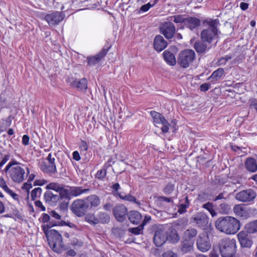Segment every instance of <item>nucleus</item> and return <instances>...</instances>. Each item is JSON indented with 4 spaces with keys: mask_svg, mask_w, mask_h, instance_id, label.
I'll list each match as a JSON object with an SVG mask.
<instances>
[{
    "mask_svg": "<svg viewBox=\"0 0 257 257\" xmlns=\"http://www.w3.org/2000/svg\"><path fill=\"white\" fill-rule=\"evenodd\" d=\"M194 48L198 53L201 54L206 51L207 45L203 41H197L195 43Z\"/></svg>",
    "mask_w": 257,
    "mask_h": 257,
    "instance_id": "37",
    "label": "nucleus"
},
{
    "mask_svg": "<svg viewBox=\"0 0 257 257\" xmlns=\"http://www.w3.org/2000/svg\"><path fill=\"white\" fill-rule=\"evenodd\" d=\"M88 205L84 199H77L72 202L70 209L78 217H82L88 211Z\"/></svg>",
    "mask_w": 257,
    "mask_h": 257,
    "instance_id": "8",
    "label": "nucleus"
},
{
    "mask_svg": "<svg viewBox=\"0 0 257 257\" xmlns=\"http://www.w3.org/2000/svg\"><path fill=\"white\" fill-rule=\"evenodd\" d=\"M231 56L228 55H226L225 57H221L217 62V66L225 65L227 62L231 59Z\"/></svg>",
    "mask_w": 257,
    "mask_h": 257,
    "instance_id": "48",
    "label": "nucleus"
},
{
    "mask_svg": "<svg viewBox=\"0 0 257 257\" xmlns=\"http://www.w3.org/2000/svg\"><path fill=\"white\" fill-rule=\"evenodd\" d=\"M219 212L223 214H228L230 210V206L225 203H221L219 205Z\"/></svg>",
    "mask_w": 257,
    "mask_h": 257,
    "instance_id": "44",
    "label": "nucleus"
},
{
    "mask_svg": "<svg viewBox=\"0 0 257 257\" xmlns=\"http://www.w3.org/2000/svg\"><path fill=\"white\" fill-rule=\"evenodd\" d=\"M11 124V121L9 120H6L3 123L0 125V135L2 133L6 131L8 127Z\"/></svg>",
    "mask_w": 257,
    "mask_h": 257,
    "instance_id": "50",
    "label": "nucleus"
},
{
    "mask_svg": "<svg viewBox=\"0 0 257 257\" xmlns=\"http://www.w3.org/2000/svg\"><path fill=\"white\" fill-rule=\"evenodd\" d=\"M203 229L206 233L200 235L197 240V248L202 251L206 252L211 248V242L209 238V233H211V231L213 229L212 226H205Z\"/></svg>",
    "mask_w": 257,
    "mask_h": 257,
    "instance_id": "5",
    "label": "nucleus"
},
{
    "mask_svg": "<svg viewBox=\"0 0 257 257\" xmlns=\"http://www.w3.org/2000/svg\"><path fill=\"white\" fill-rule=\"evenodd\" d=\"M71 244L74 246L76 249H78L82 247L83 243L81 241H79L77 239H75L72 241Z\"/></svg>",
    "mask_w": 257,
    "mask_h": 257,
    "instance_id": "54",
    "label": "nucleus"
},
{
    "mask_svg": "<svg viewBox=\"0 0 257 257\" xmlns=\"http://www.w3.org/2000/svg\"><path fill=\"white\" fill-rule=\"evenodd\" d=\"M233 211L236 216L238 217H245L247 212L245 209L244 204H239L235 205L233 208Z\"/></svg>",
    "mask_w": 257,
    "mask_h": 257,
    "instance_id": "32",
    "label": "nucleus"
},
{
    "mask_svg": "<svg viewBox=\"0 0 257 257\" xmlns=\"http://www.w3.org/2000/svg\"><path fill=\"white\" fill-rule=\"evenodd\" d=\"M202 24L209 27L201 31V38L203 42L211 43L218 37L217 26L219 24V21L218 19H206L202 21Z\"/></svg>",
    "mask_w": 257,
    "mask_h": 257,
    "instance_id": "3",
    "label": "nucleus"
},
{
    "mask_svg": "<svg viewBox=\"0 0 257 257\" xmlns=\"http://www.w3.org/2000/svg\"><path fill=\"white\" fill-rule=\"evenodd\" d=\"M224 73V70L223 68H218L211 74L208 79L210 80L212 83L215 84L221 78Z\"/></svg>",
    "mask_w": 257,
    "mask_h": 257,
    "instance_id": "29",
    "label": "nucleus"
},
{
    "mask_svg": "<svg viewBox=\"0 0 257 257\" xmlns=\"http://www.w3.org/2000/svg\"><path fill=\"white\" fill-rule=\"evenodd\" d=\"M114 195L115 196L119 197L121 200L134 203L139 206L141 205L140 201H138L136 198L131 194H125L123 192H117L116 193H114Z\"/></svg>",
    "mask_w": 257,
    "mask_h": 257,
    "instance_id": "24",
    "label": "nucleus"
},
{
    "mask_svg": "<svg viewBox=\"0 0 257 257\" xmlns=\"http://www.w3.org/2000/svg\"><path fill=\"white\" fill-rule=\"evenodd\" d=\"M237 237L241 247L250 248L251 246L253 243L252 239L244 231L239 232Z\"/></svg>",
    "mask_w": 257,
    "mask_h": 257,
    "instance_id": "17",
    "label": "nucleus"
},
{
    "mask_svg": "<svg viewBox=\"0 0 257 257\" xmlns=\"http://www.w3.org/2000/svg\"><path fill=\"white\" fill-rule=\"evenodd\" d=\"M201 24L199 19L191 16H188L185 18L184 27L193 31L198 28Z\"/></svg>",
    "mask_w": 257,
    "mask_h": 257,
    "instance_id": "16",
    "label": "nucleus"
},
{
    "mask_svg": "<svg viewBox=\"0 0 257 257\" xmlns=\"http://www.w3.org/2000/svg\"><path fill=\"white\" fill-rule=\"evenodd\" d=\"M21 164L16 160L13 159L7 165L3 171L13 182L18 183H21L24 180L25 171L20 166Z\"/></svg>",
    "mask_w": 257,
    "mask_h": 257,
    "instance_id": "2",
    "label": "nucleus"
},
{
    "mask_svg": "<svg viewBox=\"0 0 257 257\" xmlns=\"http://www.w3.org/2000/svg\"><path fill=\"white\" fill-rule=\"evenodd\" d=\"M168 43L161 35H157L154 40L153 46L154 49L160 52L164 50L167 46Z\"/></svg>",
    "mask_w": 257,
    "mask_h": 257,
    "instance_id": "20",
    "label": "nucleus"
},
{
    "mask_svg": "<svg viewBox=\"0 0 257 257\" xmlns=\"http://www.w3.org/2000/svg\"><path fill=\"white\" fill-rule=\"evenodd\" d=\"M215 225H240V222L235 217L227 216L218 218Z\"/></svg>",
    "mask_w": 257,
    "mask_h": 257,
    "instance_id": "21",
    "label": "nucleus"
},
{
    "mask_svg": "<svg viewBox=\"0 0 257 257\" xmlns=\"http://www.w3.org/2000/svg\"><path fill=\"white\" fill-rule=\"evenodd\" d=\"M158 2V0H155L154 3L151 5L150 3L143 5L140 8V11L142 12H146L149 10V9L153 7Z\"/></svg>",
    "mask_w": 257,
    "mask_h": 257,
    "instance_id": "51",
    "label": "nucleus"
},
{
    "mask_svg": "<svg viewBox=\"0 0 257 257\" xmlns=\"http://www.w3.org/2000/svg\"><path fill=\"white\" fill-rule=\"evenodd\" d=\"M111 47V45L107 42L98 54L94 56L87 57L86 59L87 65L89 66H93L99 64L102 58L107 54Z\"/></svg>",
    "mask_w": 257,
    "mask_h": 257,
    "instance_id": "11",
    "label": "nucleus"
},
{
    "mask_svg": "<svg viewBox=\"0 0 257 257\" xmlns=\"http://www.w3.org/2000/svg\"><path fill=\"white\" fill-rule=\"evenodd\" d=\"M185 20V18L182 15H177L170 17V20L173 21L174 23L176 24L181 23L184 25Z\"/></svg>",
    "mask_w": 257,
    "mask_h": 257,
    "instance_id": "42",
    "label": "nucleus"
},
{
    "mask_svg": "<svg viewBox=\"0 0 257 257\" xmlns=\"http://www.w3.org/2000/svg\"><path fill=\"white\" fill-rule=\"evenodd\" d=\"M107 169L104 167L97 171L95 174V178L100 181H104L106 176Z\"/></svg>",
    "mask_w": 257,
    "mask_h": 257,
    "instance_id": "39",
    "label": "nucleus"
},
{
    "mask_svg": "<svg viewBox=\"0 0 257 257\" xmlns=\"http://www.w3.org/2000/svg\"><path fill=\"white\" fill-rule=\"evenodd\" d=\"M194 220L197 224H201L202 225H207L209 221L207 215L203 212H199L196 214Z\"/></svg>",
    "mask_w": 257,
    "mask_h": 257,
    "instance_id": "33",
    "label": "nucleus"
},
{
    "mask_svg": "<svg viewBox=\"0 0 257 257\" xmlns=\"http://www.w3.org/2000/svg\"><path fill=\"white\" fill-rule=\"evenodd\" d=\"M41 219L43 223H47L50 219V216L47 213H43L42 215Z\"/></svg>",
    "mask_w": 257,
    "mask_h": 257,
    "instance_id": "64",
    "label": "nucleus"
},
{
    "mask_svg": "<svg viewBox=\"0 0 257 257\" xmlns=\"http://www.w3.org/2000/svg\"><path fill=\"white\" fill-rule=\"evenodd\" d=\"M0 187L6 192L9 188L7 185L6 181L3 177H0Z\"/></svg>",
    "mask_w": 257,
    "mask_h": 257,
    "instance_id": "58",
    "label": "nucleus"
},
{
    "mask_svg": "<svg viewBox=\"0 0 257 257\" xmlns=\"http://www.w3.org/2000/svg\"><path fill=\"white\" fill-rule=\"evenodd\" d=\"M64 19V15L62 12L55 11L45 15L44 20L48 23L49 26H54L58 25Z\"/></svg>",
    "mask_w": 257,
    "mask_h": 257,
    "instance_id": "14",
    "label": "nucleus"
},
{
    "mask_svg": "<svg viewBox=\"0 0 257 257\" xmlns=\"http://www.w3.org/2000/svg\"><path fill=\"white\" fill-rule=\"evenodd\" d=\"M211 87L210 84L208 83H204L200 86V90L202 92H206L208 91Z\"/></svg>",
    "mask_w": 257,
    "mask_h": 257,
    "instance_id": "56",
    "label": "nucleus"
},
{
    "mask_svg": "<svg viewBox=\"0 0 257 257\" xmlns=\"http://www.w3.org/2000/svg\"><path fill=\"white\" fill-rule=\"evenodd\" d=\"M87 80L85 78L80 79H75L71 83L70 85L78 91H85L87 89Z\"/></svg>",
    "mask_w": 257,
    "mask_h": 257,
    "instance_id": "23",
    "label": "nucleus"
},
{
    "mask_svg": "<svg viewBox=\"0 0 257 257\" xmlns=\"http://www.w3.org/2000/svg\"><path fill=\"white\" fill-rule=\"evenodd\" d=\"M53 226H42L50 248L54 252L61 253L68 249V247L63 244L62 237L59 232L54 229H51L48 231L46 230V228H50Z\"/></svg>",
    "mask_w": 257,
    "mask_h": 257,
    "instance_id": "1",
    "label": "nucleus"
},
{
    "mask_svg": "<svg viewBox=\"0 0 257 257\" xmlns=\"http://www.w3.org/2000/svg\"><path fill=\"white\" fill-rule=\"evenodd\" d=\"M109 220L110 217L107 213L99 212L96 215V224H107Z\"/></svg>",
    "mask_w": 257,
    "mask_h": 257,
    "instance_id": "34",
    "label": "nucleus"
},
{
    "mask_svg": "<svg viewBox=\"0 0 257 257\" xmlns=\"http://www.w3.org/2000/svg\"><path fill=\"white\" fill-rule=\"evenodd\" d=\"M46 189L48 190H54L57 192L60 191V186L59 184L55 182H52L48 184L46 187Z\"/></svg>",
    "mask_w": 257,
    "mask_h": 257,
    "instance_id": "47",
    "label": "nucleus"
},
{
    "mask_svg": "<svg viewBox=\"0 0 257 257\" xmlns=\"http://www.w3.org/2000/svg\"><path fill=\"white\" fill-rule=\"evenodd\" d=\"M114 161L113 160V159L112 158H110L103 165V167L107 169L109 167L114 164Z\"/></svg>",
    "mask_w": 257,
    "mask_h": 257,
    "instance_id": "63",
    "label": "nucleus"
},
{
    "mask_svg": "<svg viewBox=\"0 0 257 257\" xmlns=\"http://www.w3.org/2000/svg\"><path fill=\"white\" fill-rule=\"evenodd\" d=\"M218 247L221 256L236 253V240L229 238H223L219 242Z\"/></svg>",
    "mask_w": 257,
    "mask_h": 257,
    "instance_id": "4",
    "label": "nucleus"
},
{
    "mask_svg": "<svg viewBox=\"0 0 257 257\" xmlns=\"http://www.w3.org/2000/svg\"><path fill=\"white\" fill-rule=\"evenodd\" d=\"M175 32V27L171 22L166 23L161 28L162 34L167 39H172L174 37Z\"/></svg>",
    "mask_w": 257,
    "mask_h": 257,
    "instance_id": "15",
    "label": "nucleus"
},
{
    "mask_svg": "<svg viewBox=\"0 0 257 257\" xmlns=\"http://www.w3.org/2000/svg\"><path fill=\"white\" fill-rule=\"evenodd\" d=\"M112 212L116 220L122 222L126 219L128 212L124 204H118L113 208Z\"/></svg>",
    "mask_w": 257,
    "mask_h": 257,
    "instance_id": "13",
    "label": "nucleus"
},
{
    "mask_svg": "<svg viewBox=\"0 0 257 257\" xmlns=\"http://www.w3.org/2000/svg\"><path fill=\"white\" fill-rule=\"evenodd\" d=\"M46 160L47 162L43 161L40 165V168L41 171L50 176L56 175L58 172L55 163V159L52 157L51 153L48 154Z\"/></svg>",
    "mask_w": 257,
    "mask_h": 257,
    "instance_id": "6",
    "label": "nucleus"
},
{
    "mask_svg": "<svg viewBox=\"0 0 257 257\" xmlns=\"http://www.w3.org/2000/svg\"><path fill=\"white\" fill-rule=\"evenodd\" d=\"M6 192L8 193L14 200H19V195L10 188H9L8 190H7Z\"/></svg>",
    "mask_w": 257,
    "mask_h": 257,
    "instance_id": "57",
    "label": "nucleus"
},
{
    "mask_svg": "<svg viewBox=\"0 0 257 257\" xmlns=\"http://www.w3.org/2000/svg\"><path fill=\"white\" fill-rule=\"evenodd\" d=\"M189 206L188 197L186 196L183 200L180 201L178 212L183 213L186 212V209Z\"/></svg>",
    "mask_w": 257,
    "mask_h": 257,
    "instance_id": "36",
    "label": "nucleus"
},
{
    "mask_svg": "<svg viewBox=\"0 0 257 257\" xmlns=\"http://www.w3.org/2000/svg\"><path fill=\"white\" fill-rule=\"evenodd\" d=\"M144 226H138L137 227L131 228L128 229L130 232L135 235H138L142 233Z\"/></svg>",
    "mask_w": 257,
    "mask_h": 257,
    "instance_id": "49",
    "label": "nucleus"
},
{
    "mask_svg": "<svg viewBox=\"0 0 257 257\" xmlns=\"http://www.w3.org/2000/svg\"><path fill=\"white\" fill-rule=\"evenodd\" d=\"M85 221L90 224H96V215L93 213H88L85 216Z\"/></svg>",
    "mask_w": 257,
    "mask_h": 257,
    "instance_id": "43",
    "label": "nucleus"
},
{
    "mask_svg": "<svg viewBox=\"0 0 257 257\" xmlns=\"http://www.w3.org/2000/svg\"><path fill=\"white\" fill-rule=\"evenodd\" d=\"M127 217L131 223L136 225H146L151 219L149 215H145L143 219L141 213L136 210L128 211Z\"/></svg>",
    "mask_w": 257,
    "mask_h": 257,
    "instance_id": "9",
    "label": "nucleus"
},
{
    "mask_svg": "<svg viewBox=\"0 0 257 257\" xmlns=\"http://www.w3.org/2000/svg\"><path fill=\"white\" fill-rule=\"evenodd\" d=\"M256 196V193L252 189H247L241 191L236 194L235 198L241 202H253Z\"/></svg>",
    "mask_w": 257,
    "mask_h": 257,
    "instance_id": "12",
    "label": "nucleus"
},
{
    "mask_svg": "<svg viewBox=\"0 0 257 257\" xmlns=\"http://www.w3.org/2000/svg\"><path fill=\"white\" fill-rule=\"evenodd\" d=\"M240 226H215L216 228L227 234H234L240 229Z\"/></svg>",
    "mask_w": 257,
    "mask_h": 257,
    "instance_id": "27",
    "label": "nucleus"
},
{
    "mask_svg": "<svg viewBox=\"0 0 257 257\" xmlns=\"http://www.w3.org/2000/svg\"><path fill=\"white\" fill-rule=\"evenodd\" d=\"M79 149L81 152H87L88 149V146L86 142L83 140H81L79 145Z\"/></svg>",
    "mask_w": 257,
    "mask_h": 257,
    "instance_id": "53",
    "label": "nucleus"
},
{
    "mask_svg": "<svg viewBox=\"0 0 257 257\" xmlns=\"http://www.w3.org/2000/svg\"><path fill=\"white\" fill-rule=\"evenodd\" d=\"M35 205L40 211H44L46 210L45 207L43 205L42 202L40 200H36L34 202Z\"/></svg>",
    "mask_w": 257,
    "mask_h": 257,
    "instance_id": "55",
    "label": "nucleus"
},
{
    "mask_svg": "<svg viewBox=\"0 0 257 257\" xmlns=\"http://www.w3.org/2000/svg\"><path fill=\"white\" fill-rule=\"evenodd\" d=\"M244 166L247 171L249 172L254 173L257 171V162L253 158H247L244 162Z\"/></svg>",
    "mask_w": 257,
    "mask_h": 257,
    "instance_id": "26",
    "label": "nucleus"
},
{
    "mask_svg": "<svg viewBox=\"0 0 257 257\" xmlns=\"http://www.w3.org/2000/svg\"><path fill=\"white\" fill-rule=\"evenodd\" d=\"M250 108H253L257 111V98H251L249 100Z\"/></svg>",
    "mask_w": 257,
    "mask_h": 257,
    "instance_id": "59",
    "label": "nucleus"
},
{
    "mask_svg": "<svg viewBox=\"0 0 257 257\" xmlns=\"http://www.w3.org/2000/svg\"><path fill=\"white\" fill-rule=\"evenodd\" d=\"M174 190V184L171 183H168L163 188V191L164 194L169 195Z\"/></svg>",
    "mask_w": 257,
    "mask_h": 257,
    "instance_id": "45",
    "label": "nucleus"
},
{
    "mask_svg": "<svg viewBox=\"0 0 257 257\" xmlns=\"http://www.w3.org/2000/svg\"><path fill=\"white\" fill-rule=\"evenodd\" d=\"M60 190L58 192H59V196L61 197V199L64 198H68L69 196H70V189L68 190L66 189H65L63 187L60 186Z\"/></svg>",
    "mask_w": 257,
    "mask_h": 257,
    "instance_id": "46",
    "label": "nucleus"
},
{
    "mask_svg": "<svg viewBox=\"0 0 257 257\" xmlns=\"http://www.w3.org/2000/svg\"><path fill=\"white\" fill-rule=\"evenodd\" d=\"M197 234V231L196 229L190 228L184 231L183 238L193 240L192 239L196 236Z\"/></svg>",
    "mask_w": 257,
    "mask_h": 257,
    "instance_id": "38",
    "label": "nucleus"
},
{
    "mask_svg": "<svg viewBox=\"0 0 257 257\" xmlns=\"http://www.w3.org/2000/svg\"><path fill=\"white\" fill-rule=\"evenodd\" d=\"M202 207L208 210L212 217L216 216L217 213L214 209V206L212 202H208L204 204Z\"/></svg>",
    "mask_w": 257,
    "mask_h": 257,
    "instance_id": "41",
    "label": "nucleus"
},
{
    "mask_svg": "<svg viewBox=\"0 0 257 257\" xmlns=\"http://www.w3.org/2000/svg\"><path fill=\"white\" fill-rule=\"evenodd\" d=\"M42 192V189L40 187H37L32 190L31 194V199L33 201L40 198Z\"/></svg>",
    "mask_w": 257,
    "mask_h": 257,
    "instance_id": "40",
    "label": "nucleus"
},
{
    "mask_svg": "<svg viewBox=\"0 0 257 257\" xmlns=\"http://www.w3.org/2000/svg\"><path fill=\"white\" fill-rule=\"evenodd\" d=\"M60 198L58 195L54 194L51 191H47L44 194L45 202L51 206H56Z\"/></svg>",
    "mask_w": 257,
    "mask_h": 257,
    "instance_id": "19",
    "label": "nucleus"
},
{
    "mask_svg": "<svg viewBox=\"0 0 257 257\" xmlns=\"http://www.w3.org/2000/svg\"><path fill=\"white\" fill-rule=\"evenodd\" d=\"M163 58L166 63L170 66H174L176 64V60L174 54L169 51L165 50L163 52Z\"/></svg>",
    "mask_w": 257,
    "mask_h": 257,
    "instance_id": "31",
    "label": "nucleus"
},
{
    "mask_svg": "<svg viewBox=\"0 0 257 257\" xmlns=\"http://www.w3.org/2000/svg\"><path fill=\"white\" fill-rule=\"evenodd\" d=\"M30 137L27 135H24L22 137V144L24 146H28L29 144Z\"/></svg>",
    "mask_w": 257,
    "mask_h": 257,
    "instance_id": "62",
    "label": "nucleus"
},
{
    "mask_svg": "<svg viewBox=\"0 0 257 257\" xmlns=\"http://www.w3.org/2000/svg\"><path fill=\"white\" fill-rule=\"evenodd\" d=\"M173 227V226H170L165 232L167 235L168 241L171 243H177L180 239V236Z\"/></svg>",
    "mask_w": 257,
    "mask_h": 257,
    "instance_id": "25",
    "label": "nucleus"
},
{
    "mask_svg": "<svg viewBox=\"0 0 257 257\" xmlns=\"http://www.w3.org/2000/svg\"><path fill=\"white\" fill-rule=\"evenodd\" d=\"M126 229L124 226H116L113 227L111 229L112 234L115 238H121L125 234Z\"/></svg>",
    "mask_w": 257,
    "mask_h": 257,
    "instance_id": "35",
    "label": "nucleus"
},
{
    "mask_svg": "<svg viewBox=\"0 0 257 257\" xmlns=\"http://www.w3.org/2000/svg\"><path fill=\"white\" fill-rule=\"evenodd\" d=\"M195 58V52L191 49H186L182 51L178 58V64L181 67L186 68L189 67Z\"/></svg>",
    "mask_w": 257,
    "mask_h": 257,
    "instance_id": "7",
    "label": "nucleus"
},
{
    "mask_svg": "<svg viewBox=\"0 0 257 257\" xmlns=\"http://www.w3.org/2000/svg\"><path fill=\"white\" fill-rule=\"evenodd\" d=\"M90 191L89 188L83 189L82 187L73 186L70 188V195L77 197L81 194L86 193Z\"/></svg>",
    "mask_w": 257,
    "mask_h": 257,
    "instance_id": "30",
    "label": "nucleus"
},
{
    "mask_svg": "<svg viewBox=\"0 0 257 257\" xmlns=\"http://www.w3.org/2000/svg\"><path fill=\"white\" fill-rule=\"evenodd\" d=\"M85 203L88 206V210L97 208L100 204V199L95 194H92L86 197L85 199Z\"/></svg>",
    "mask_w": 257,
    "mask_h": 257,
    "instance_id": "18",
    "label": "nucleus"
},
{
    "mask_svg": "<svg viewBox=\"0 0 257 257\" xmlns=\"http://www.w3.org/2000/svg\"><path fill=\"white\" fill-rule=\"evenodd\" d=\"M150 114L153 117L155 125L159 127L158 125L161 124V129L164 134L168 132L170 127V123L166 120L164 116L161 113L155 111H151Z\"/></svg>",
    "mask_w": 257,
    "mask_h": 257,
    "instance_id": "10",
    "label": "nucleus"
},
{
    "mask_svg": "<svg viewBox=\"0 0 257 257\" xmlns=\"http://www.w3.org/2000/svg\"><path fill=\"white\" fill-rule=\"evenodd\" d=\"M245 231L248 235L257 232V226H245Z\"/></svg>",
    "mask_w": 257,
    "mask_h": 257,
    "instance_id": "52",
    "label": "nucleus"
},
{
    "mask_svg": "<svg viewBox=\"0 0 257 257\" xmlns=\"http://www.w3.org/2000/svg\"><path fill=\"white\" fill-rule=\"evenodd\" d=\"M68 203H69L68 201H63L61 202L59 204L60 209L62 210H67L68 208Z\"/></svg>",
    "mask_w": 257,
    "mask_h": 257,
    "instance_id": "61",
    "label": "nucleus"
},
{
    "mask_svg": "<svg viewBox=\"0 0 257 257\" xmlns=\"http://www.w3.org/2000/svg\"><path fill=\"white\" fill-rule=\"evenodd\" d=\"M47 181L45 179H38L35 181L34 183V186H43L47 183Z\"/></svg>",
    "mask_w": 257,
    "mask_h": 257,
    "instance_id": "60",
    "label": "nucleus"
},
{
    "mask_svg": "<svg viewBox=\"0 0 257 257\" xmlns=\"http://www.w3.org/2000/svg\"><path fill=\"white\" fill-rule=\"evenodd\" d=\"M194 240L183 238L180 245V250L183 253H186L193 249Z\"/></svg>",
    "mask_w": 257,
    "mask_h": 257,
    "instance_id": "28",
    "label": "nucleus"
},
{
    "mask_svg": "<svg viewBox=\"0 0 257 257\" xmlns=\"http://www.w3.org/2000/svg\"><path fill=\"white\" fill-rule=\"evenodd\" d=\"M167 241H168V237L166 232L163 231L157 230L154 236V242L157 246H161Z\"/></svg>",
    "mask_w": 257,
    "mask_h": 257,
    "instance_id": "22",
    "label": "nucleus"
}]
</instances>
